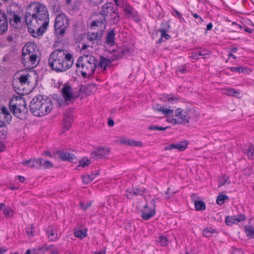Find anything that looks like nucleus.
Here are the masks:
<instances>
[{"label":"nucleus","mask_w":254,"mask_h":254,"mask_svg":"<svg viewBox=\"0 0 254 254\" xmlns=\"http://www.w3.org/2000/svg\"><path fill=\"white\" fill-rule=\"evenodd\" d=\"M25 21L28 31L34 37L41 36L49 23V14L47 7L39 2L32 3L26 14Z\"/></svg>","instance_id":"obj_1"},{"label":"nucleus","mask_w":254,"mask_h":254,"mask_svg":"<svg viewBox=\"0 0 254 254\" xmlns=\"http://www.w3.org/2000/svg\"><path fill=\"white\" fill-rule=\"evenodd\" d=\"M74 60L72 55L64 49H58L50 55L48 64L57 72H64L73 65Z\"/></svg>","instance_id":"obj_2"},{"label":"nucleus","mask_w":254,"mask_h":254,"mask_svg":"<svg viewBox=\"0 0 254 254\" xmlns=\"http://www.w3.org/2000/svg\"><path fill=\"white\" fill-rule=\"evenodd\" d=\"M100 14L103 19L101 21H93L91 24L92 27L101 26L103 24L110 22L117 24L120 21V15L117 7L112 2H107L104 4L100 10Z\"/></svg>","instance_id":"obj_3"},{"label":"nucleus","mask_w":254,"mask_h":254,"mask_svg":"<svg viewBox=\"0 0 254 254\" xmlns=\"http://www.w3.org/2000/svg\"><path fill=\"white\" fill-rule=\"evenodd\" d=\"M29 107L34 115L43 117L51 112L53 108L52 101L50 98L39 95L33 98Z\"/></svg>","instance_id":"obj_4"},{"label":"nucleus","mask_w":254,"mask_h":254,"mask_svg":"<svg viewBox=\"0 0 254 254\" xmlns=\"http://www.w3.org/2000/svg\"><path fill=\"white\" fill-rule=\"evenodd\" d=\"M96 58L91 55H85L80 57L76 64L77 69L84 77H89L94 72L97 66Z\"/></svg>","instance_id":"obj_5"},{"label":"nucleus","mask_w":254,"mask_h":254,"mask_svg":"<svg viewBox=\"0 0 254 254\" xmlns=\"http://www.w3.org/2000/svg\"><path fill=\"white\" fill-rule=\"evenodd\" d=\"M69 25L68 19L64 13L59 14L55 21V33L58 37H62Z\"/></svg>","instance_id":"obj_6"},{"label":"nucleus","mask_w":254,"mask_h":254,"mask_svg":"<svg viewBox=\"0 0 254 254\" xmlns=\"http://www.w3.org/2000/svg\"><path fill=\"white\" fill-rule=\"evenodd\" d=\"M155 199H152L150 203L146 204L141 210V217L143 220H147L153 217L155 214Z\"/></svg>","instance_id":"obj_7"},{"label":"nucleus","mask_w":254,"mask_h":254,"mask_svg":"<svg viewBox=\"0 0 254 254\" xmlns=\"http://www.w3.org/2000/svg\"><path fill=\"white\" fill-rule=\"evenodd\" d=\"M62 94L66 104L72 102L77 97L73 92L71 86L68 83H65L64 85Z\"/></svg>","instance_id":"obj_8"},{"label":"nucleus","mask_w":254,"mask_h":254,"mask_svg":"<svg viewBox=\"0 0 254 254\" xmlns=\"http://www.w3.org/2000/svg\"><path fill=\"white\" fill-rule=\"evenodd\" d=\"M121 7L127 17L132 19L135 22L140 21V18L137 11L127 2L125 3L124 6Z\"/></svg>","instance_id":"obj_9"},{"label":"nucleus","mask_w":254,"mask_h":254,"mask_svg":"<svg viewBox=\"0 0 254 254\" xmlns=\"http://www.w3.org/2000/svg\"><path fill=\"white\" fill-rule=\"evenodd\" d=\"M11 119L12 116L7 108L0 106V127L9 124Z\"/></svg>","instance_id":"obj_10"},{"label":"nucleus","mask_w":254,"mask_h":254,"mask_svg":"<svg viewBox=\"0 0 254 254\" xmlns=\"http://www.w3.org/2000/svg\"><path fill=\"white\" fill-rule=\"evenodd\" d=\"M37 58L36 55L22 57V64L27 68H33L38 64Z\"/></svg>","instance_id":"obj_11"},{"label":"nucleus","mask_w":254,"mask_h":254,"mask_svg":"<svg viewBox=\"0 0 254 254\" xmlns=\"http://www.w3.org/2000/svg\"><path fill=\"white\" fill-rule=\"evenodd\" d=\"M9 107L13 108L20 107V110H27L26 104L25 99L21 96H16L9 101Z\"/></svg>","instance_id":"obj_12"},{"label":"nucleus","mask_w":254,"mask_h":254,"mask_svg":"<svg viewBox=\"0 0 254 254\" xmlns=\"http://www.w3.org/2000/svg\"><path fill=\"white\" fill-rule=\"evenodd\" d=\"M175 117L179 122V124L188 123L190 119L188 112L183 111L181 108H178L175 111Z\"/></svg>","instance_id":"obj_13"},{"label":"nucleus","mask_w":254,"mask_h":254,"mask_svg":"<svg viewBox=\"0 0 254 254\" xmlns=\"http://www.w3.org/2000/svg\"><path fill=\"white\" fill-rule=\"evenodd\" d=\"M110 149L108 147H99L91 153V156L94 158H107L109 155Z\"/></svg>","instance_id":"obj_14"},{"label":"nucleus","mask_w":254,"mask_h":254,"mask_svg":"<svg viewBox=\"0 0 254 254\" xmlns=\"http://www.w3.org/2000/svg\"><path fill=\"white\" fill-rule=\"evenodd\" d=\"M113 60H116L119 58H122L124 56L128 55L131 53V50L127 47H124L122 49L118 50H113Z\"/></svg>","instance_id":"obj_15"},{"label":"nucleus","mask_w":254,"mask_h":254,"mask_svg":"<svg viewBox=\"0 0 254 254\" xmlns=\"http://www.w3.org/2000/svg\"><path fill=\"white\" fill-rule=\"evenodd\" d=\"M188 143L186 141H181L177 143L168 144L165 148V150H170L173 149H176L179 151H184L187 147Z\"/></svg>","instance_id":"obj_16"},{"label":"nucleus","mask_w":254,"mask_h":254,"mask_svg":"<svg viewBox=\"0 0 254 254\" xmlns=\"http://www.w3.org/2000/svg\"><path fill=\"white\" fill-rule=\"evenodd\" d=\"M153 110L156 112L162 113L167 117L172 116L174 114V110L170 109L162 106L160 104H157L153 107Z\"/></svg>","instance_id":"obj_17"},{"label":"nucleus","mask_w":254,"mask_h":254,"mask_svg":"<svg viewBox=\"0 0 254 254\" xmlns=\"http://www.w3.org/2000/svg\"><path fill=\"white\" fill-rule=\"evenodd\" d=\"M10 17H9V22L13 27H16L18 24L21 22V16L19 13L16 11H11L10 10Z\"/></svg>","instance_id":"obj_18"},{"label":"nucleus","mask_w":254,"mask_h":254,"mask_svg":"<svg viewBox=\"0 0 254 254\" xmlns=\"http://www.w3.org/2000/svg\"><path fill=\"white\" fill-rule=\"evenodd\" d=\"M57 154L64 161H69L73 162L76 160V157L74 155L67 151H59L57 152Z\"/></svg>","instance_id":"obj_19"},{"label":"nucleus","mask_w":254,"mask_h":254,"mask_svg":"<svg viewBox=\"0 0 254 254\" xmlns=\"http://www.w3.org/2000/svg\"><path fill=\"white\" fill-rule=\"evenodd\" d=\"M115 32L114 30H112L107 33L105 43V48H107L109 47H112L115 45Z\"/></svg>","instance_id":"obj_20"},{"label":"nucleus","mask_w":254,"mask_h":254,"mask_svg":"<svg viewBox=\"0 0 254 254\" xmlns=\"http://www.w3.org/2000/svg\"><path fill=\"white\" fill-rule=\"evenodd\" d=\"M8 28V22L5 14L0 11V34H2Z\"/></svg>","instance_id":"obj_21"},{"label":"nucleus","mask_w":254,"mask_h":254,"mask_svg":"<svg viewBox=\"0 0 254 254\" xmlns=\"http://www.w3.org/2000/svg\"><path fill=\"white\" fill-rule=\"evenodd\" d=\"M22 164L29 168H40L41 162L39 159H29L28 160L23 161Z\"/></svg>","instance_id":"obj_22"},{"label":"nucleus","mask_w":254,"mask_h":254,"mask_svg":"<svg viewBox=\"0 0 254 254\" xmlns=\"http://www.w3.org/2000/svg\"><path fill=\"white\" fill-rule=\"evenodd\" d=\"M34 52V45L27 44L23 47L22 57L29 56L30 55H36Z\"/></svg>","instance_id":"obj_23"},{"label":"nucleus","mask_w":254,"mask_h":254,"mask_svg":"<svg viewBox=\"0 0 254 254\" xmlns=\"http://www.w3.org/2000/svg\"><path fill=\"white\" fill-rule=\"evenodd\" d=\"M113 61V57L111 59H108L103 57H101L97 66L101 68H103L105 70L107 66L109 65Z\"/></svg>","instance_id":"obj_24"},{"label":"nucleus","mask_w":254,"mask_h":254,"mask_svg":"<svg viewBox=\"0 0 254 254\" xmlns=\"http://www.w3.org/2000/svg\"><path fill=\"white\" fill-rule=\"evenodd\" d=\"M9 109L13 115L19 119H22L27 112V110H20V107L13 108V107H9Z\"/></svg>","instance_id":"obj_25"},{"label":"nucleus","mask_w":254,"mask_h":254,"mask_svg":"<svg viewBox=\"0 0 254 254\" xmlns=\"http://www.w3.org/2000/svg\"><path fill=\"white\" fill-rule=\"evenodd\" d=\"M98 175V173L94 174L92 173L91 174H84L82 176V182L84 184H88L91 183Z\"/></svg>","instance_id":"obj_26"},{"label":"nucleus","mask_w":254,"mask_h":254,"mask_svg":"<svg viewBox=\"0 0 254 254\" xmlns=\"http://www.w3.org/2000/svg\"><path fill=\"white\" fill-rule=\"evenodd\" d=\"M142 194L143 191L139 190L138 188L132 189L130 190L127 191V196L129 199L132 198L134 196L142 195Z\"/></svg>","instance_id":"obj_27"},{"label":"nucleus","mask_w":254,"mask_h":254,"mask_svg":"<svg viewBox=\"0 0 254 254\" xmlns=\"http://www.w3.org/2000/svg\"><path fill=\"white\" fill-rule=\"evenodd\" d=\"M244 230L247 237L254 239V225H246L244 227Z\"/></svg>","instance_id":"obj_28"},{"label":"nucleus","mask_w":254,"mask_h":254,"mask_svg":"<svg viewBox=\"0 0 254 254\" xmlns=\"http://www.w3.org/2000/svg\"><path fill=\"white\" fill-rule=\"evenodd\" d=\"M245 152L250 158H254V146L252 144H248L244 148Z\"/></svg>","instance_id":"obj_29"},{"label":"nucleus","mask_w":254,"mask_h":254,"mask_svg":"<svg viewBox=\"0 0 254 254\" xmlns=\"http://www.w3.org/2000/svg\"><path fill=\"white\" fill-rule=\"evenodd\" d=\"M47 234L49 239L52 241H57L59 239L57 231L53 228L49 229Z\"/></svg>","instance_id":"obj_30"},{"label":"nucleus","mask_w":254,"mask_h":254,"mask_svg":"<svg viewBox=\"0 0 254 254\" xmlns=\"http://www.w3.org/2000/svg\"><path fill=\"white\" fill-rule=\"evenodd\" d=\"M230 183L229 177L228 176L222 175L218 180V187L228 185Z\"/></svg>","instance_id":"obj_31"},{"label":"nucleus","mask_w":254,"mask_h":254,"mask_svg":"<svg viewBox=\"0 0 254 254\" xmlns=\"http://www.w3.org/2000/svg\"><path fill=\"white\" fill-rule=\"evenodd\" d=\"M72 122V118L71 117H68L64 119L63 124V130L64 131L69 129L71 126Z\"/></svg>","instance_id":"obj_32"},{"label":"nucleus","mask_w":254,"mask_h":254,"mask_svg":"<svg viewBox=\"0 0 254 254\" xmlns=\"http://www.w3.org/2000/svg\"><path fill=\"white\" fill-rule=\"evenodd\" d=\"M224 93L227 95L237 97L240 93L239 91L235 90L234 88H226L224 90Z\"/></svg>","instance_id":"obj_33"},{"label":"nucleus","mask_w":254,"mask_h":254,"mask_svg":"<svg viewBox=\"0 0 254 254\" xmlns=\"http://www.w3.org/2000/svg\"><path fill=\"white\" fill-rule=\"evenodd\" d=\"M194 206L196 210L203 211L206 208L205 203L202 201H194Z\"/></svg>","instance_id":"obj_34"},{"label":"nucleus","mask_w":254,"mask_h":254,"mask_svg":"<svg viewBox=\"0 0 254 254\" xmlns=\"http://www.w3.org/2000/svg\"><path fill=\"white\" fill-rule=\"evenodd\" d=\"M216 233V231L211 227L206 228L203 231V235L206 237H210Z\"/></svg>","instance_id":"obj_35"},{"label":"nucleus","mask_w":254,"mask_h":254,"mask_svg":"<svg viewBox=\"0 0 254 254\" xmlns=\"http://www.w3.org/2000/svg\"><path fill=\"white\" fill-rule=\"evenodd\" d=\"M229 70L232 72H237L238 73H245L247 72L248 68H245L243 66L238 67H230Z\"/></svg>","instance_id":"obj_36"},{"label":"nucleus","mask_w":254,"mask_h":254,"mask_svg":"<svg viewBox=\"0 0 254 254\" xmlns=\"http://www.w3.org/2000/svg\"><path fill=\"white\" fill-rule=\"evenodd\" d=\"M29 77L30 75L28 74H22L19 77V81L22 85L26 84L29 83Z\"/></svg>","instance_id":"obj_37"},{"label":"nucleus","mask_w":254,"mask_h":254,"mask_svg":"<svg viewBox=\"0 0 254 254\" xmlns=\"http://www.w3.org/2000/svg\"><path fill=\"white\" fill-rule=\"evenodd\" d=\"M41 161V164H40V168H43L44 169L49 168L53 167L52 163L49 161L44 160L43 159L39 158Z\"/></svg>","instance_id":"obj_38"},{"label":"nucleus","mask_w":254,"mask_h":254,"mask_svg":"<svg viewBox=\"0 0 254 254\" xmlns=\"http://www.w3.org/2000/svg\"><path fill=\"white\" fill-rule=\"evenodd\" d=\"M225 223L227 225L231 226L236 224V221L235 216H227L225 218Z\"/></svg>","instance_id":"obj_39"},{"label":"nucleus","mask_w":254,"mask_h":254,"mask_svg":"<svg viewBox=\"0 0 254 254\" xmlns=\"http://www.w3.org/2000/svg\"><path fill=\"white\" fill-rule=\"evenodd\" d=\"M3 213L4 216L7 218L11 217L13 215V211L10 207H4L3 209Z\"/></svg>","instance_id":"obj_40"},{"label":"nucleus","mask_w":254,"mask_h":254,"mask_svg":"<svg viewBox=\"0 0 254 254\" xmlns=\"http://www.w3.org/2000/svg\"><path fill=\"white\" fill-rule=\"evenodd\" d=\"M228 199V197L226 195L221 194L217 196L216 202L218 204L221 205L224 204L225 200Z\"/></svg>","instance_id":"obj_41"},{"label":"nucleus","mask_w":254,"mask_h":254,"mask_svg":"<svg viewBox=\"0 0 254 254\" xmlns=\"http://www.w3.org/2000/svg\"><path fill=\"white\" fill-rule=\"evenodd\" d=\"M209 55V52L205 50H201L198 52V54H195L193 56V58L198 59V56H202L203 58H205V56Z\"/></svg>","instance_id":"obj_42"},{"label":"nucleus","mask_w":254,"mask_h":254,"mask_svg":"<svg viewBox=\"0 0 254 254\" xmlns=\"http://www.w3.org/2000/svg\"><path fill=\"white\" fill-rule=\"evenodd\" d=\"M158 243L162 247L166 246L168 244V240L165 236H160L158 240Z\"/></svg>","instance_id":"obj_43"},{"label":"nucleus","mask_w":254,"mask_h":254,"mask_svg":"<svg viewBox=\"0 0 254 254\" xmlns=\"http://www.w3.org/2000/svg\"><path fill=\"white\" fill-rule=\"evenodd\" d=\"M143 145V143L140 141L134 140L133 139H130L129 142V146H135V147H141Z\"/></svg>","instance_id":"obj_44"},{"label":"nucleus","mask_w":254,"mask_h":254,"mask_svg":"<svg viewBox=\"0 0 254 254\" xmlns=\"http://www.w3.org/2000/svg\"><path fill=\"white\" fill-rule=\"evenodd\" d=\"M90 164L89 160L87 158H83L79 162V165L77 166L85 167L88 166Z\"/></svg>","instance_id":"obj_45"},{"label":"nucleus","mask_w":254,"mask_h":254,"mask_svg":"<svg viewBox=\"0 0 254 254\" xmlns=\"http://www.w3.org/2000/svg\"><path fill=\"white\" fill-rule=\"evenodd\" d=\"M7 133V129L6 126L0 127V138H4L6 137Z\"/></svg>","instance_id":"obj_46"},{"label":"nucleus","mask_w":254,"mask_h":254,"mask_svg":"<svg viewBox=\"0 0 254 254\" xmlns=\"http://www.w3.org/2000/svg\"><path fill=\"white\" fill-rule=\"evenodd\" d=\"M234 216L235 217L237 223L245 220L246 218V215L244 214H240Z\"/></svg>","instance_id":"obj_47"},{"label":"nucleus","mask_w":254,"mask_h":254,"mask_svg":"<svg viewBox=\"0 0 254 254\" xmlns=\"http://www.w3.org/2000/svg\"><path fill=\"white\" fill-rule=\"evenodd\" d=\"M107 202L109 207L112 208L116 205L117 201L114 197H110L108 199Z\"/></svg>","instance_id":"obj_48"},{"label":"nucleus","mask_w":254,"mask_h":254,"mask_svg":"<svg viewBox=\"0 0 254 254\" xmlns=\"http://www.w3.org/2000/svg\"><path fill=\"white\" fill-rule=\"evenodd\" d=\"M74 235L76 237L83 239L86 236V234L82 230H78L74 232Z\"/></svg>","instance_id":"obj_49"},{"label":"nucleus","mask_w":254,"mask_h":254,"mask_svg":"<svg viewBox=\"0 0 254 254\" xmlns=\"http://www.w3.org/2000/svg\"><path fill=\"white\" fill-rule=\"evenodd\" d=\"M87 38L90 41H91L97 40L98 39V34L94 33H89L88 34Z\"/></svg>","instance_id":"obj_50"},{"label":"nucleus","mask_w":254,"mask_h":254,"mask_svg":"<svg viewBox=\"0 0 254 254\" xmlns=\"http://www.w3.org/2000/svg\"><path fill=\"white\" fill-rule=\"evenodd\" d=\"M179 98L177 97L172 96L168 97L167 98V100L169 103L174 104L176 103L178 101Z\"/></svg>","instance_id":"obj_51"},{"label":"nucleus","mask_w":254,"mask_h":254,"mask_svg":"<svg viewBox=\"0 0 254 254\" xmlns=\"http://www.w3.org/2000/svg\"><path fill=\"white\" fill-rule=\"evenodd\" d=\"M34 228L32 227H28L26 228V232L28 234L29 237H31L34 236L33 230Z\"/></svg>","instance_id":"obj_52"},{"label":"nucleus","mask_w":254,"mask_h":254,"mask_svg":"<svg viewBox=\"0 0 254 254\" xmlns=\"http://www.w3.org/2000/svg\"><path fill=\"white\" fill-rule=\"evenodd\" d=\"M130 139H127L125 137H122L119 140V142L121 144L129 146V142Z\"/></svg>","instance_id":"obj_53"},{"label":"nucleus","mask_w":254,"mask_h":254,"mask_svg":"<svg viewBox=\"0 0 254 254\" xmlns=\"http://www.w3.org/2000/svg\"><path fill=\"white\" fill-rule=\"evenodd\" d=\"M170 29V25L167 22H165L162 23L161 24V28L160 30L165 29L166 31H168V30Z\"/></svg>","instance_id":"obj_54"},{"label":"nucleus","mask_w":254,"mask_h":254,"mask_svg":"<svg viewBox=\"0 0 254 254\" xmlns=\"http://www.w3.org/2000/svg\"><path fill=\"white\" fill-rule=\"evenodd\" d=\"M159 31L161 33V38L165 37L166 39H169L170 38V36L166 33L167 31H166L165 29L159 30Z\"/></svg>","instance_id":"obj_55"},{"label":"nucleus","mask_w":254,"mask_h":254,"mask_svg":"<svg viewBox=\"0 0 254 254\" xmlns=\"http://www.w3.org/2000/svg\"><path fill=\"white\" fill-rule=\"evenodd\" d=\"M91 204L90 202H88L86 203L81 202L80 203V206L82 209L84 210H86L89 207L91 206Z\"/></svg>","instance_id":"obj_56"},{"label":"nucleus","mask_w":254,"mask_h":254,"mask_svg":"<svg viewBox=\"0 0 254 254\" xmlns=\"http://www.w3.org/2000/svg\"><path fill=\"white\" fill-rule=\"evenodd\" d=\"M116 2V4L117 6L121 7L124 6L125 3H127V1H124V0H114Z\"/></svg>","instance_id":"obj_57"},{"label":"nucleus","mask_w":254,"mask_h":254,"mask_svg":"<svg viewBox=\"0 0 254 254\" xmlns=\"http://www.w3.org/2000/svg\"><path fill=\"white\" fill-rule=\"evenodd\" d=\"M12 61V57L10 55L6 54L3 58V61L5 62H10Z\"/></svg>","instance_id":"obj_58"},{"label":"nucleus","mask_w":254,"mask_h":254,"mask_svg":"<svg viewBox=\"0 0 254 254\" xmlns=\"http://www.w3.org/2000/svg\"><path fill=\"white\" fill-rule=\"evenodd\" d=\"M232 254H243V251L240 249L235 248L233 250Z\"/></svg>","instance_id":"obj_59"},{"label":"nucleus","mask_w":254,"mask_h":254,"mask_svg":"<svg viewBox=\"0 0 254 254\" xmlns=\"http://www.w3.org/2000/svg\"><path fill=\"white\" fill-rule=\"evenodd\" d=\"M167 121L169 123H172L173 125L179 124V122H178L177 118H176V119H175V118L167 119Z\"/></svg>","instance_id":"obj_60"},{"label":"nucleus","mask_w":254,"mask_h":254,"mask_svg":"<svg viewBox=\"0 0 254 254\" xmlns=\"http://www.w3.org/2000/svg\"><path fill=\"white\" fill-rule=\"evenodd\" d=\"M174 14L175 15H176L178 18L181 21L182 20H184L183 17H182L181 14L177 10H174Z\"/></svg>","instance_id":"obj_61"},{"label":"nucleus","mask_w":254,"mask_h":254,"mask_svg":"<svg viewBox=\"0 0 254 254\" xmlns=\"http://www.w3.org/2000/svg\"><path fill=\"white\" fill-rule=\"evenodd\" d=\"M95 5H98L103 2V0H90Z\"/></svg>","instance_id":"obj_62"},{"label":"nucleus","mask_w":254,"mask_h":254,"mask_svg":"<svg viewBox=\"0 0 254 254\" xmlns=\"http://www.w3.org/2000/svg\"><path fill=\"white\" fill-rule=\"evenodd\" d=\"M158 126H154V125H151V126H149L148 129L149 130H157L158 129Z\"/></svg>","instance_id":"obj_63"},{"label":"nucleus","mask_w":254,"mask_h":254,"mask_svg":"<svg viewBox=\"0 0 254 254\" xmlns=\"http://www.w3.org/2000/svg\"><path fill=\"white\" fill-rule=\"evenodd\" d=\"M108 124L109 127H113L114 125V122L113 120L110 119L108 122Z\"/></svg>","instance_id":"obj_64"}]
</instances>
